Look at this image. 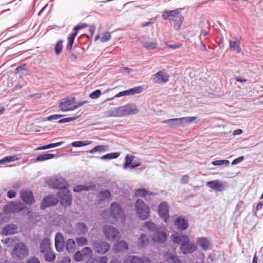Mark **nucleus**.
Segmentation results:
<instances>
[{"instance_id":"f257e3e1","label":"nucleus","mask_w":263,"mask_h":263,"mask_svg":"<svg viewBox=\"0 0 263 263\" xmlns=\"http://www.w3.org/2000/svg\"><path fill=\"white\" fill-rule=\"evenodd\" d=\"M135 209L138 216L141 219L145 220L149 216V208L141 199L136 201Z\"/></svg>"},{"instance_id":"f03ea898","label":"nucleus","mask_w":263,"mask_h":263,"mask_svg":"<svg viewBox=\"0 0 263 263\" xmlns=\"http://www.w3.org/2000/svg\"><path fill=\"white\" fill-rule=\"evenodd\" d=\"M28 250L26 245L23 242L16 244L11 253L13 258L20 259L27 256Z\"/></svg>"},{"instance_id":"7ed1b4c3","label":"nucleus","mask_w":263,"mask_h":263,"mask_svg":"<svg viewBox=\"0 0 263 263\" xmlns=\"http://www.w3.org/2000/svg\"><path fill=\"white\" fill-rule=\"evenodd\" d=\"M3 210L6 213H18L22 210H26V214L30 213L29 209L24 206L23 203L20 202H10L5 205Z\"/></svg>"},{"instance_id":"20e7f679","label":"nucleus","mask_w":263,"mask_h":263,"mask_svg":"<svg viewBox=\"0 0 263 263\" xmlns=\"http://www.w3.org/2000/svg\"><path fill=\"white\" fill-rule=\"evenodd\" d=\"M110 215L116 220H124L125 215L120 204L112 202L110 208Z\"/></svg>"},{"instance_id":"39448f33","label":"nucleus","mask_w":263,"mask_h":263,"mask_svg":"<svg viewBox=\"0 0 263 263\" xmlns=\"http://www.w3.org/2000/svg\"><path fill=\"white\" fill-rule=\"evenodd\" d=\"M58 195L60 202L63 206H67L71 204L72 198L67 187L59 191Z\"/></svg>"},{"instance_id":"423d86ee","label":"nucleus","mask_w":263,"mask_h":263,"mask_svg":"<svg viewBox=\"0 0 263 263\" xmlns=\"http://www.w3.org/2000/svg\"><path fill=\"white\" fill-rule=\"evenodd\" d=\"M91 245L94 251L100 254H104L110 249L109 245L105 241L94 240L92 242Z\"/></svg>"},{"instance_id":"0eeeda50","label":"nucleus","mask_w":263,"mask_h":263,"mask_svg":"<svg viewBox=\"0 0 263 263\" xmlns=\"http://www.w3.org/2000/svg\"><path fill=\"white\" fill-rule=\"evenodd\" d=\"M103 230L105 237L109 240L114 241L119 237L118 230L111 226H105Z\"/></svg>"},{"instance_id":"6e6552de","label":"nucleus","mask_w":263,"mask_h":263,"mask_svg":"<svg viewBox=\"0 0 263 263\" xmlns=\"http://www.w3.org/2000/svg\"><path fill=\"white\" fill-rule=\"evenodd\" d=\"M120 108L122 117L130 115H135L138 112L137 106L133 103H130L124 106H120Z\"/></svg>"},{"instance_id":"1a4fd4ad","label":"nucleus","mask_w":263,"mask_h":263,"mask_svg":"<svg viewBox=\"0 0 263 263\" xmlns=\"http://www.w3.org/2000/svg\"><path fill=\"white\" fill-rule=\"evenodd\" d=\"M153 77L155 78L156 80H154V82L158 84H164L168 81L170 76L169 74L164 70H162L154 75Z\"/></svg>"},{"instance_id":"9d476101","label":"nucleus","mask_w":263,"mask_h":263,"mask_svg":"<svg viewBox=\"0 0 263 263\" xmlns=\"http://www.w3.org/2000/svg\"><path fill=\"white\" fill-rule=\"evenodd\" d=\"M158 214L165 222L169 218L168 205L166 202H162L159 205Z\"/></svg>"},{"instance_id":"9b49d317","label":"nucleus","mask_w":263,"mask_h":263,"mask_svg":"<svg viewBox=\"0 0 263 263\" xmlns=\"http://www.w3.org/2000/svg\"><path fill=\"white\" fill-rule=\"evenodd\" d=\"M153 240L156 243H162L166 241L167 235L166 233L160 229L155 232L152 236Z\"/></svg>"},{"instance_id":"f8f14e48","label":"nucleus","mask_w":263,"mask_h":263,"mask_svg":"<svg viewBox=\"0 0 263 263\" xmlns=\"http://www.w3.org/2000/svg\"><path fill=\"white\" fill-rule=\"evenodd\" d=\"M21 198L26 204H32L35 202L33 193L31 191H22L20 193Z\"/></svg>"},{"instance_id":"ddd939ff","label":"nucleus","mask_w":263,"mask_h":263,"mask_svg":"<svg viewBox=\"0 0 263 263\" xmlns=\"http://www.w3.org/2000/svg\"><path fill=\"white\" fill-rule=\"evenodd\" d=\"M171 238L174 243L179 245L180 246L189 241V238L187 236L178 233L173 234Z\"/></svg>"},{"instance_id":"4468645a","label":"nucleus","mask_w":263,"mask_h":263,"mask_svg":"<svg viewBox=\"0 0 263 263\" xmlns=\"http://www.w3.org/2000/svg\"><path fill=\"white\" fill-rule=\"evenodd\" d=\"M50 185L54 189H59V191L63 189L66 188V182L62 177L52 178L50 180Z\"/></svg>"},{"instance_id":"2eb2a0df","label":"nucleus","mask_w":263,"mask_h":263,"mask_svg":"<svg viewBox=\"0 0 263 263\" xmlns=\"http://www.w3.org/2000/svg\"><path fill=\"white\" fill-rule=\"evenodd\" d=\"M58 200L52 195H48L43 199L41 204V209L44 210L52 205H55Z\"/></svg>"},{"instance_id":"dca6fc26","label":"nucleus","mask_w":263,"mask_h":263,"mask_svg":"<svg viewBox=\"0 0 263 263\" xmlns=\"http://www.w3.org/2000/svg\"><path fill=\"white\" fill-rule=\"evenodd\" d=\"M124 263H151L150 259L146 257H140L137 256H128Z\"/></svg>"},{"instance_id":"f3484780","label":"nucleus","mask_w":263,"mask_h":263,"mask_svg":"<svg viewBox=\"0 0 263 263\" xmlns=\"http://www.w3.org/2000/svg\"><path fill=\"white\" fill-rule=\"evenodd\" d=\"M180 249L183 254H186L196 251L197 247L193 242H190L189 241L180 246Z\"/></svg>"},{"instance_id":"a211bd4d","label":"nucleus","mask_w":263,"mask_h":263,"mask_svg":"<svg viewBox=\"0 0 263 263\" xmlns=\"http://www.w3.org/2000/svg\"><path fill=\"white\" fill-rule=\"evenodd\" d=\"M55 247L58 252H62L64 249V239L62 233H57L55 236Z\"/></svg>"},{"instance_id":"6ab92c4d","label":"nucleus","mask_w":263,"mask_h":263,"mask_svg":"<svg viewBox=\"0 0 263 263\" xmlns=\"http://www.w3.org/2000/svg\"><path fill=\"white\" fill-rule=\"evenodd\" d=\"M206 185L216 192H221L224 190L221 181L218 180L208 181L206 183Z\"/></svg>"},{"instance_id":"aec40b11","label":"nucleus","mask_w":263,"mask_h":263,"mask_svg":"<svg viewBox=\"0 0 263 263\" xmlns=\"http://www.w3.org/2000/svg\"><path fill=\"white\" fill-rule=\"evenodd\" d=\"M175 224L179 230L184 231L189 227L187 221L183 217L179 216L176 218Z\"/></svg>"},{"instance_id":"412c9836","label":"nucleus","mask_w":263,"mask_h":263,"mask_svg":"<svg viewBox=\"0 0 263 263\" xmlns=\"http://www.w3.org/2000/svg\"><path fill=\"white\" fill-rule=\"evenodd\" d=\"M18 232V227L14 224H9L3 229L2 233L5 235H13Z\"/></svg>"},{"instance_id":"4be33fe9","label":"nucleus","mask_w":263,"mask_h":263,"mask_svg":"<svg viewBox=\"0 0 263 263\" xmlns=\"http://www.w3.org/2000/svg\"><path fill=\"white\" fill-rule=\"evenodd\" d=\"M128 249V244L124 240H121L116 243L114 246V250L116 252H125Z\"/></svg>"},{"instance_id":"5701e85b","label":"nucleus","mask_w":263,"mask_h":263,"mask_svg":"<svg viewBox=\"0 0 263 263\" xmlns=\"http://www.w3.org/2000/svg\"><path fill=\"white\" fill-rule=\"evenodd\" d=\"M197 243L203 250L206 251L211 249V245L206 237H199L197 239Z\"/></svg>"},{"instance_id":"b1692460","label":"nucleus","mask_w":263,"mask_h":263,"mask_svg":"<svg viewBox=\"0 0 263 263\" xmlns=\"http://www.w3.org/2000/svg\"><path fill=\"white\" fill-rule=\"evenodd\" d=\"M105 114L107 117H121V111L120 106L113 108L105 112Z\"/></svg>"},{"instance_id":"393cba45","label":"nucleus","mask_w":263,"mask_h":263,"mask_svg":"<svg viewBox=\"0 0 263 263\" xmlns=\"http://www.w3.org/2000/svg\"><path fill=\"white\" fill-rule=\"evenodd\" d=\"M163 255L167 263H182L181 260L173 254L165 252Z\"/></svg>"},{"instance_id":"a878e982","label":"nucleus","mask_w":263,"mask_h":263,"mask_svg":"<svg viewBox=\"0 0 263 263\" xmlns=\"http://www.w3.org/2000/svg\"><path fill=\"white\" fill-rule=\"evenodd\" d=\"M72 101V100H70L68 99H65V100L60 104L61 110L63 111H67L74 110V108H73V105L71 104Z\"/></svg>"},{"instance_id":"bb28decb","label":"nucleus","mask_w":263,"mask_h":263,"mask_svg":"<svg viewBox=\"0 0 263 263\" xmlns=\"http://www.w3.org/2000/svg\"><path fill=\"white\" fill-rule=\"evenodd\" d=\"M42 254L47 262H52L55 259V254L53 252L51 248L43 252Z\"/></svg>"},{"instance_id":"cd10ccee","label":"nucleus","mask_w":263,"mask_h":263,"mask_svg":"<svg viewBox=\"0 0 263 263\" xmlns=\"http://www.w3.org/2000/svg\"><path fill=\"white\" fill-rule=\"evenodd\" d=\"M140 42L143 47L147 50H152L156 48L157 42L155 40H141Z\"/></svg>"},{"instance_id":"c85d7f7f","label":"nucleus","mask_w":263,"mask_h":263,"mask_svg":"<svg viewBox=\"0 0 263 263\" xmlns=\"http://www.w3.org/2000/svg\"><path fill=\"white\" fill-rule=\"evenodd\" d=\"M229 48L231 50L236 52L237 53H239L241 51L240 46V41L238 40L235 41H229Z\"/></svg>"},{"instance_id":"c756f323","label":"nucleus","mask_w":263,"mask_h":263,"mask_svg":"<svg viewBox=\"0 0 263 263\" xmlns=\"http://www.w3.org/2000/svg\"><path fill=\"white\" fill-rule=\"evenodd\" d=\"M66 251L69 253H73L76 250V244L75 241L72 239H69L65 242Z\"/></svg>"},{"instance_id":"7c9ffc66","label":"nucleus","mask_w":263,"mask_h":263,"mask_svg":"<svg viewBox=\"0 0 263 263\" xmlns=\"http://www.w3.org/2000/svg\"><path fill=\"white\" fill-rule=\"evenodd\" d=\"M76 230L79 235H85L88 231V228L84 223L78 222L76 226Z\"/></svg>"},{"instance_id":"2f4dec72","label":"nucleus","mask_w":263,"mask_h":263,"mask_svg":"<svg viewBox=\"0 0 263 263\" xmlns=\"http://www.w3.org/2000/svg\"><path fill=\"white\" fill-rule=\"evenodd\" d=\"M51 248L50 241L48 238H44L41 241L40 245V251L41 253L49 250Z\"/></svg>"},{"instance_id":"473e14b6","label":"nucleus","mask_w":263,"mask_h":263,"mask_svg":"<svg viewBox=\"0 0 263 263\" xmlns=\"http://www.w3.org/2000/svg\"><path fill=\"white\" fill-rule=\"evenodd\" d=\"M180 14V10L177 9L173 10L165 11L163 12L162 17L164 20H167L169 17H176Z\"/></svg>"},{"instance_id":"72a5a7b5","label":"nucleus","mask_w":263,"mask_h":263,"mask_svg":"<svg viewBox=\"0 0 263 263\" xmlns=\"http://www.w3.org/2000/svg\"><path fill=\"white\" fill-rule=\"evenodd\" d=\"M149 243V240L147 237L144 234H141L138 240V247L140 248H143Z\"/></svg>"},{"instance_id":"f704fd0d","label":"nucleus","mask_w":263,"mask_h":263,"mask_svg":"<svg viewBox=\"0 0 263 263\" xmlns=\"http://www.w3.org/2000/svg\"><path fill=\"white\" fill-rule=\"evenodd\" d=\"M111 193L108 190H105L100 191L98 195L97 198L99 201H104L107 199H109L111 198Z\"/></svg>"},{"instance_id":"c9c22d12","label":"nucleus","mask_w":263,"mask_h":263,"mask_svg":"<svg viewBox=\"0 0 263 263\" xmlns=\"http://www.w3.org/2000/svg\"><path fill=\"white\" fill-rule=\"evenodd\" d=\"M196 119V118L194 117H186L179 118V125L184 127L187 124H191Z\"/></svg>"},{"instance_id":"e433bc0d","label":"nucleus","mask_w":263,"mask_h":263,"mask_svg":"<svg viewBox=\"0 0 263 263\" xmlns=\"http://www.w3.org/2000/svg\"><path fill=\"white\" fill-rule=\"evenodd\" d=\"M107 257L103 256L99 257L90 258L87 260L86 263H107Z\"/></svg>"},{"instance_id":"4c0bfd02","label":"nucleus","mask_w":263,"mask_h":263,"mask_svg":"<svg viewBox=\"0 0 263 263\" xmlns=\"http://www.w3.org/2000/svg\"><path fill=\"white\" fill-rule=\"evenodd\" d=\"M152 192H149L144 189H139L135 191V196L140 197H146L147 195H153Z\"/></svg>"},{"instance_id":"58836bf2","label":"nucleus","mask_w":263,"mask_h":263,"mask_svg":"<svg viewBox=\"0 0 263 263\" xmlns=\"http://www.w3.org/2000/svg\"><path fill=\"white\" fill-rule=\"evenodd\" d=\"M55 155L52 154H45L43 155H39L36 158V161L41 162L46 161L54 157Z\"/></svg>"},{"instance_id":"ea45409f","label":"nucleus","mask_w":263,"mask_h":263,"mask_svg":"<svg viewBox=\"0 0 263 263\" xmlns=\"http://www.w3.org/2000/svg\"><path fill=\"white\" fill-rule=\"evenodd\" d=\"M107 145H98L89 151L90 154H93L96 152H105L108 151Z\"/></svg>"},{"instance_id":"a19ab883","label":"nucleus","mask_w":263,"mask_h":263,"mask_svg":"<svg viewBox=\"0 0 263 263\" xmlns=\"http://www.w3.org/2000/svg\"><path fill=\"white\" fill-rule=\"evenodd\" d=\"M18 159L16 156H7L0 160V165L5 164L6 163L16 161Z\"/></svg>"},{"instance_id":"79ce46f5","label":"nucleus","mask_w":263,"mask_h":263,"mask_svg":"<svg viewBox=\"0 0 263 263\" xmlns=\"http://www.w3.org/2000/svg\"><path fill=\"white\" fill-rule=\"evenodd\" d=\"M179 118H174L164 120L162 122L165 124H167L169 126L173 127L176 125H179Z\"/></svg>"},{"instance_id":"37998d69","label":"nucleus","mask_w":263,"mask_h":263,"mask_svg":"<svg viewBox=\"0 0 263 263\" xmlns=\"http://www.w3.org/2000/svg\"><path fill=\"white\" fill-rule=\"evenodd\" d=\"M63 144V142H60L54 143H51L46 145H44L43 146L39 147L36 148V150H44L49 148H51L53 147H55L57 146H61Z\"/></svg>"},{"instance_id":"c03bdc74","label":"nucleus","mask_w":263,"mask_h":263,"mask_svg":"<svg viewBox=\"0 0 263 263\" xmlns=\"http://www.w3.org/2000/svg\"><path fill=\"white\" fill-rule=\"evenodd\" d=\"M120 153H111L103 155L101 157L102 160H109L112 159H116L119 157Z\"/></svg>"},{"instance_id":"a18cd8bd","label":"nucleus","mask_w":263,"mask_h":263,"mask_svg":"<svg viewBox=\"0 0 263 263\" xmlns=\"http://www.w3.org/2000/svg\"><path fill=\"white\" fill-rule=\"evenodd\" d=\"M91 143V141H74L71 143V145L72 146L75 147H78L83 146H86L88 144H90Z\"/></svg>"},{"instance_id":"49530a36","label":"nucleus","mask_w":263,"mask_h":263,"mask_svg":"<svg viewBox=\"0 0 263 263\" xmlns=\"http://www.w3.org/2000/svg\"><path fill=\"white\" fill-rule=\"evenodd\" d=\"M144 226L148 230L154 232V233L159 229V228L156 227L155 223L149 221H146L145 222Z\"/></svg>"},{"instance_id":"de8ad7c7","label":"nucleus","mask_w":263,"mask_h":263,"mask_svg":"<svg viewBox=\"0 0 263 263\" xmlns=\"http://www.w3.org/2000/svg\"><path fill=\"white\" fill-rule=\"evenodd\" d=\"M143 90L141 86H137L127 90L128 95H133L136 93H141Z\"/></svg>"},{"instance_id":"09e8293b","label":"nucleus","mask_w":263,"mask_h":263,"mask_svg":"<svg viewBox=\"0 0 263 263\" xmlns=\"http://www.w3.org/2000/svg\"><path fill=\"white\" fill-rule=\"evenodd\" d=\"M134 156L133 155H127L125 158V163L123 166L124 169H126L129 165L133 163Z\"/></svg>"},{"instance_id":"8fccbe9b","label":"nucleus","mask_w":263,"mask_h":263,"mask_svg":"<svg viewBox=\"0 0 263 263\" xmlns=\"http://www.w3.org/2000/svg\"><path fill=\"white\" fill-rule=\"evenodd\" d=\"M63 41L60 40L58 41L55 47V53L57 55H59L62 51L63 49Z\"/></svg>"},{"instance_id":"3c124183","label":"nucleus","mask_w":263,"mask_h":263,"mask_svg":"<svg viewBox=\"0 0 263 263\" xmlns=\"http://www.w3.org/2000/svg\"><path fill=\"white\" fill-rule=\"evenodd\" d=\"M77 243L79 247H82L85 246L88 243L87 239L83 237H77L76 238Z\"/></svg>"},{"instance_id":"603ef678","label":"nucleus","mask_w":263,"mask_h":263,"mask_svg":"<svg viewBox=\"0 0 263 263\" xmlns=\"http://www.w3.org/2000/svg\"><path fill=\"white\" fill-rule=\"evenodd\" d=\"M89 187L84 185H79L73 187L74 192H80L82 191H88Z\"/></svg>"},{"instance_id":"864d4df0","label":"nucleus","mask_w":263,"mask_h":263,"mask_svg":"<svg viewBox=\"0 0 263 263\" xmlns=\"http://www.w3.org/2000/svg\"><path fill=\"white\" fill-rule=\"evenodd\" d=\"M230 163L229 161L227 160H215L212 162V164L215 166L222 165H228Z\"/></svg>"},{"instance_id":"5fc2aeb1","label":"nucleus","mask_w":263,"mask_h":263,"mask_svg":"<svg viewBox=\"0 0 263 263\" xmlns=\"http://www.w3.org/2000/svg\"><path fill=\"white\" fill-rule=\"evenodd\" d=\"M77 118L78 117H76L66 118L59 120L58 123L59 124H63L66 122H69L76 120Z\"/></svg>"},{"instance_id":"6e6d98bb","label":"nucleus","mask_w":263,"mask_h":263,"mask_svg":"<svg viewBox=\"0 0 263 263\" xmlns=\"http://www.w3.org/2000/svg\"><path fill=\"white\" fill-rule=\"evenodd\" d=\"M111 39V35L109 32H106L102 34L101 37L100 38V41L101 42H105L109 41Z\"/></svg>"},{"instance_id":"4d7b16f0","label":"nucleus","mask_w":263,"mask_h":263,"mask_svg":"<svg viewBox=\"0 0 263 263\" xmlns=\"http://www.w3.org/2000/svg\"><path fill=\"white\" fill-rule=\"evenodd\" d=\"M101 94V91L99 89H97L91 92L89 95V97L93 99H97Z\"/></svg>"},{"instance_id":"13d9d810","label":"nucleus","mask_w":263,"mask_h":263,"mask_svg":"<svg viewBox=\"0 0 263 263\" xmlns=\"http://www.w3.org/2000/svg\"><path fill=\"white\" fill-rule=\"evenodd\" d=\"M84 256H90L92 255V251L89 247H85L81 251Z\"/></svg>"},{"instance_id":"bf43d9fd","label":"nucleus","mask_w":263,"mask_h":263,"mask_svg":"<svg viewBox=\"0 0 263 263\" xmlns=\"http://www.w3.org/2000/svg\"><path fill=\"white\" fill-rule=\"evenodd\" d=\"M84 256V255L82 254L81 251H78L75 253L74 257L76 261H80L83 259Z\"/></svg>"},{"instance_id":"052dcab7","label":"nucleus","mask_w":263,"mask_h":263,"mask_svg":"<svg viewBox=\"0 0 263 263\" xmlns=\"http://www.w3.org/2000/svg\"><path fill=\"white\" fill-rule=\"evenodd\" d=\"M63 115H51L47 118V120L48 121H50L53 120H57L61 117H62Z\"/></svg>"},{"instance_id":"680f3d73","label":"nucleus","mask_w":263,"mask_h":263,"mask_svg":"<svg viewBox=\"0 0 263 263\" xmlns=\"http://www.w3.org/2000/svg\"><path fill=\"white\" fill-rule=\"evenodd\" d=\"M26 263H40V261L37 257L34 256L27 259Z\"/></svg>"},{"instance_id":"e2e57ef3","label":"nucleus","mask_w":263,"mask_h":263,"mask_svg":"<svg viewBox=\"0 0 263 263\" xmlns=\"http://www.w3.org/2000/svg\"><path fill=\"white\" fill-rule=\"evenodd\" d=\"M68 42L67 45L66 49L67 50L69 51L71 50L72 49V47L74 42V40L68 38Z\"/></svg>"},{"instance_id":"0e129e2a","label":"nucleus","mask_w":263,"mask_h":263,"mask_svg":"<svg viewBox=\"0 0 263 263\" xmlns=\"http://www.w3.org/2000/svg\"><path fill=\"white\" fill-rule=\"evenodd\" d=\"M244 160V157L243 156H240L237 158H236L232 162V165H236L241 161H242Z\"/></svg>"},{"instance_id":"69168bd1","label":"nucleus","mask_w":263,"mask_h":263,"mask_svg":"<svg viewBox=\"0 0 263 263\" xmlns=\"http://www.w3.org/2000/svg\"><path fill=\"white\" fill-rule=\"evenodd\" d=\"M87 27V25L86 24L84 23V24H79V25L75 26L73 28V30L78 31L79 30H80L81 29L85 28Z\"/></svg>"},{"instance_id":"338daca9","label":"nucleus","mask_w":263,"mask_h":263,"mask_svg":"<svg viewBox=\"0 0 263 263\" xmlns=\"http://www.w3.org/2000/svg\"><path fill=\"white\" fill-rule=\"evenodd\" d=\"M189 180V176L187 175L183 176L181 179L180 182L182 184L187 183Z\"/></svg>"},{"instance_id":"774afa93","label":"nucleus","mask_w":263,"mask_h":263,"mask_svg":"<svg viewBox=\"0 0 263 263\" xmlns=\"http://www.w3.org/2000/svg\"><path fill=\"white\" fill-rule=\"evenodd\" d=\"M156 21V19L154 17H152L151 18L150 20H149V21L146 23H144V24H142V27H146V26H149L150 25L154 23Z\"/></svg>"}]
</instances>
